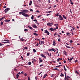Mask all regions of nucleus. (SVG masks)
I'll use <instances>...</instances> for the list:
<instances>
[{
	"mask_svg": "<svg viewBox=\"0 0 80 80\" xmlns=\"http://www.w3.org/2000/svg\"><path fill=\"white\" fill-rule=\"evenodd\" d=\"M55 50V49L53 48H52L51 49H49V51H54V50Z\"/></svg>",
	"mask_w": 80,
	"mask_h": 80,
	"instance_id": "obj_10",
	"label": "nucleus"
},
{
	"mask_svg": "<svg viewBox=\"0 0 80 80\" xmlns=\"http://www.w3.org/2000/svg\"><path fill=\"white\" fill-rule=\"evenodd\" d=\"M59 15V13H58L55 14V16H57V17H58V16H59V15Z\"/></svg>",
	"mask_w": 80,
	"mask_h": 80,
	"instance_id": "obj_21",
	"label": "nucleus"
},
{
	"mask_svg": "<svg viewBox=\"0 0 80 80\" xmlns=\"http://www.w3.org/2000/svg\"><path fill=\"white\" fill-rule=\"evenodd\" d=\"M28 80H30V78H29V77H28Z\"/></svg>",
	"mask_w": 80,
	"mask_h": 80,
	"instance_id": "obj_61",
	"label": "nucleus"
},
{
	"mask_svg": "<svg viewBox=\"0 0 80 80\" xmlns=\"http://www.w3.org/2000/svg\"><path fill=\"white\" fill-rule=\"evenodd\" d=\"M53 22H48L47 24V25L48 26H50V27H52L53 25Z\"/></svg>",
	"mask_w": 80,
	"mask_h": 80,
	"instance_id": "obj_2",
	"label": "nucleus"
},
{
	"mask_svg": "<svg viewBox=\"0 0 80 80\" xmlns=\"http://www.w3.org/2000/svg\"><path fill=\"white\" fill-rule=\"evenodd\" d=\"M63 17L64 18V19H67V17H66L65 15H63Z\"/></svg>",
	"mask_w": 80,
	"mask_h": 80,
	"instance_id": "obj_15",
	"label": "nucleus"
},
{
	"mask_svg": "<svg viewBox=\"0 0 80 80\" xmlns=\"http://www.w3.org/2000/svg\"><path fill=\"white\" fill-rule=\"evenodd\" d=\"M33 20V21H34V22H37V20L36 19H35V20L34 19Z\"/></svg>",
	"mask_w": 80,
	"mask_h": 80,
	"instance_id": "obj_50",
	"label": "nucleus"
},
{
	"mask_svg": "<svg viewBox=\"0 0 80 80\" xmlns=\"http://www.w3.org/2000/svg\"><path fill=\"white\" fill-rule=\"evenodd\" d=\"M35 79L37 80V76L35 77Z\"/></svg>",
	"mask_w": 80,
	"mask_h": 80,
	"instance_id": "obj_63",
	"label": "nucleus"
},
{
	"mask_svg": "<svg viewBox=\"0 0 80 80\" xmlns=\"http://www.w3.org/2000/svg\"><path fill=\"white\" fill-rule=\"evenodd\" d=\"M69 42L70 43H72V42H73V41H72V40H70V41H69Z\"/></svg>",
	"mask_w": 80,
	"mask_h": 80,
	"instance_id": "obj_42",
	"label": "nucleus"
},
{
	"mask_svg": "<svg viewBox=\"0 0 80 80\" xmlns=\"http://www.w3.org/2000/svg\"><path fill=\"white\" fill-rule=\"evenodd\" d=\"M67 36H70V33L69 32L66 33Z\"/></svg>",
	"mask_w": 80,
	"mask_h": 80,
	"instance_id": "obj_28",
	"label": "nucleus"
},
{
	"mask_svg": "<svg viewBox=\"0 0 80 80\" xmlns=\"http://www.w3.org/2000/svg\"><path fill=\"white\" fill-rule=\"evenodd\" d=\"M28 28H30V29H31V30H32V29H33L32 27L30 26H28Z\"/></svg>",
	"mask_w": 80,
	"mask_h": 80,
	"instance_id": "obj_14",
	"label": "nucleus"
},
{
	"mask_svg": "<svg viewBox=\"0 0 80 80\" xmlns=\"http://www.w3.org/2000/svg\"><path fill=\"white\" fill-rule=\"evenodd\" d=\"M41 43H40V45H42V44H44V42L42 41H41Z\"/></svg>",
	"mask_w": 80,
	"mask_h": 80,
	"instance_id": "obj_18",
	"label": "nucleus"
},
{
	"mask_svg": "<svg viewBox=\"0 0 80 80\" xmlns=\"http://www.w3.org/2000/svg\"><path fill=\"white\" fill-rule=\"evenodd\" d=\"M52 8V7L50 6L48 7V9H50V8Z\"/></svg>",
	"mask_w": 80,
	"mask_h": 80,
	"instance_id": "obj_54",
	"label": "nucleus"
},
{
	"mask_svg": "<svg viewBox=\"0 0 80 80\" xmlns=\"http://www.w3.org/2000/svg\"><path fill=\"white\" fill-rule=\"evenodd\" d=\"M50 30H51V31H55V29H54V28H50L49 29Z\"/></svg>",
	"mask_w": 80,
	"mask_h": 80,
	"instance_id": "obj_9",
	"label": "nucleus"
},
{
	"mask_svg": "<svg viewBox=\"0 0 80 80\" xmlns=\"http://www.w3.org/2000/svg\"><path fill=\"white\" fill-rule=\"evenodd\" d=\"M24 31H25V32H27V31H28V29H25L24 30Z\"/></svg>",
	"mask_w": 80,
	"mask_h": 80,
	"instance_id": "obj_39",
	"label": "nucleus"
},
{
	"mask_svg": "<svg viewBox=\"0 0 80 80\" xmlns=\"http://www.w3.org/2000/svg\"><path fill=\"white\" fill-rule=\"evenodd\" d=\"M37 13H40V11L38 10H37Z\"/></svg>",
	"mask_w": 80,
	"mask_h": 80,
	"instance_id": "obj_56",
	"label": "nucleus"
},
{
	"mask_svg": "<svg viewBox=\"0 0 80 80\" xmlns=\"http://www.w3.org/2000/svg\"><path fill=\"white\" fill-rule=\"evenodd\" d=\"M61 40L60 39V38H59V39H58V42H60Z\"/></svg>",
	"mask_w": 80,
	"mask_h": 80,
	"instance_id": "obj_43",
	"label": "nucleus"
},
{
	"mask_svg": "<svg viewBox=\"0 0 80 80\" xmlns=\"http://www.w3.org/2000/svg\"><path fill=\"white\" fill-rule=\"evenodd\" d=\"M45 33H47V35H49V34H50V33L48 32V31H47V30H46L44 31Z\"/></svg>",
	"mask_w": 80,
	"mask_h": 80,
	"instance_id": "obj_4",
	"label": "nucleus"
},
{
	"mask_svg": "<svg viewBox=\"0 0 80 80\" xmlns=\"http://www.w3.org/2000/svg\"><path fill=\"white\" fill-rule=\"evenodd\" d=\"M32 60H33L34 62H36V60L33 58L32 59Z\"/></svg>",
	"mask_w": 80,
	"mask_h": 80,
	"instance_id": "obj_49",
	"label": "nucleus"
},
{
	"mask_svg": "<svg viewBox=\"0 0 80 80\" xmlns=\"http://www.w3.org/2000/svg\"><path fill=\"white\" fill-rule=\"evenodd\" d=\"M19 14H22V15L24 16V17H28V15L25 14V13L23 12H19Z\"/></svg>",
	"mask_w": 80,
	"mask_h": 80,
	"instance_id": "obj_1",
	"label": "nucleus"
},
{
	"mask_svg": "<svg viewBox=\"0 0 80 80\" xmlns=\"http://www.w3.org/2000/svg\"><path fill=\"white\" fill-rule=\"evenodd\" d=\"M56 44V43H55V41L54 40L53 41V45L54 46H55Z\"/></svg>",
	"mask_w": 80,
	"mask_h": 80,
	"instance_id": "obj_12",
	"label": "nucleus"
},
{
	"mask_svg": "<svg viewBox=\"0 0 80 80\" xmlns=\"http://www.w3.org/2000/svg\"><path fill=\"white\" fill-rule=\"evenodd\" d=\"M63 62L64 63H66V61H65V60Z\"/></svg>",
	"mask_w": 80,
	"mask_h": 80,
	"instance_id": "obj_58",
	"label": "nucleus"
},
{
	"mask_svg": "<svg viewBox=\"0 0 80 80\" xmlns=\"http://www.w3.org/2000/svg\"><path fill=\"white\" fill-rule=\"evenodd\" d=\"M32 26V27H33V28H38V27H37L35 24H33Z\"/></svg>",
	"mask_w": 80,
	"mask_h": 80,
	"instance_id": "obj_7",
	"label": "nucleus"
},
{
	"mask_svg": "<svg viewBox=\"0 0 80 80\" xmlns=\"http://www.w3.org/2000/svg\"><path fill=\"white\" fill-rule=\"evenodd\" d=\"M66 78L67 79H68V78H70V77H69L68 76H66Z\"/></svg>",
	"mask_w": 80,
	"mask_h": 80,
	"instance_id": "obj_36",
	"label": "nucleus"
},
{
	"mask_svg": "<svg viewBox=\"0 0 80 80\" xmlns=\"http://www.w3.org/2000/svg\"><path fill=\"white\" fill-rule=\"evenodd\" d=\"M64 76V75H63V74H62V73H61V74L60 75V76L61 77H63Z\"/></svg>",
	"mask_w": 80,
	"mask_h": 80,
	"instance_id": "obj_24",
	"label": "nucleus"
},
{
	"mask_svg": "<svg viewBox=\"0 0 80 80\" xmlns=\"http://www.w3.org/2000/svg\"><path fill=\"white\" fill-rule=\"evenodd\" d=\"M66 47L67 48H70V47L69 46H66Z\"/></svg>",
	"mask_w": 80,
	"mask_h": 80,
	"instance_id": "obj_41",
	"label": "nucleus"
},
{
	"mask_svg": "<svg viewBox=\"0 0 80 80\" xmlns=\"http://www.w3.org/2000/svg\"><path fill=\"white\" fill-rule=\"evenodd\" d=\"M73 57H72L70 59V61H71V60H72V59H73Z\"/></svg>",
	"mask_w": 80,
	"mask_h": 80,
	"instance_id": "obj_38",
	"label": "nucleus"
},
{
	"mask_svg": "<svg viewBox=\"0 0 80 80\" xmlns=\"http://www.w3.org/2000/svg\"><path fill=\"white\" fill-rule=\"evenodd\" d=\"M72 29L73 30H75V28H73V27H72Z\"/></svg>",
	"mask_w": 80,
	"mask_h": 80,
	"instance_id": "obj_55",
	"label": "nucleus"
},
{
	"mask_svg": "<svg viewBox=\"0 0 80 80\" xmlns=\"http://www.w3.org/2000/svg\"><path fill=\"white\" fill-rule=\"evenodd\" d=\"M29 55H30V53H27V56H29Z\"/></svg>",
	"mask_w": 80,
	"mask_h": 80,
	"instance_id": "obj_53",
	"label": "nucleus"
},
{
	"mask_svg": "<svg viewBox=\"0 0 80 80\" xmlns=\"http://www.w3.org/2000/svg\"><path fill=\"white\" fill-rule=\"evenodd\" d=\"M54 76V74H52V75H51V77H53Z\"/></svg>",
	"mask_w": 80,
	"mask_h": 80,
	"instance_id": "obj_45",
	"label": "nucleus"
},
{
	"mask_svg": "<svg viewBox=\"0 0 80 80\" xmlns=\"http://www.w3.org/2000/svg\"><path fill=\"white\" fill-rule=\"evenodd\" d=\"M71 4H72V5H73V2H71Z\"/></svg>",
	"mask_w": 80,
	"mask_h": 80,
	"instance_id": "obj_59",
	"label": "nucleus"
},
{
	"mask_svg": "<svg viewBox=\"0 0 80 80\" xmlns=\"http://www.w3.org/2000/svg\"><path fill=\"white\" fill-rule=\"evenodd\" d=\"M44 53H45L46 54H47L49 56H50V54L49 53H48V52H44Z\"/></svg>",
	"mask_w": 80,
	"mask_h": 80,
	"instance_id": "obj_17",
	"label": "nucleus"
},
{
	"mask_svg": "<svg viewBox=\"0 0 80 80\" xmlns=\"http://www.w3.org/2000/svg\"><path fill=\"white\" fill-rule=\"evenodd\" d=\"M19 75H18V74H17L16 78H18V77H19Z\"/></svg>",
	"mask_w": 80,
	"mask_h": 80,
	"instance_id": "obj_35",
	"label": "nucleus"
},
{
	"mask_svg": "<svg viewBox=\"0 0 80 80\" xmlns=\"http://www.w3.org/2000/svg\"><path fill=\"white\" fill-rule=\"evenodd\" d=\"M33 51L34 52V53H35V52H37V50H36L35 49H33Z\"/></svg>",
	"mask_w": 80,
	"mask_h": 80,
	"instance_id": "obj_27",
	"label": "nucleus"
},
{
	"mask_svg": "<svg viewBox=\"0 0 80 80\" xmlns=\"http://www.w3.org/2000/svg\"><path fill=\"white\" fill-rule=\"evenodd\" d=\"M1 25H3V22H2V21L1 22Z\"/></svg>",
	"mask_w": 80,
	"mask_h": 80,
	"instance_id": "obj_47",
	"label": "nucleus"
},
{
	"mask_svg": "<svg viewBox=\"0 0 80 80\" xmlns=\"http://www.w3.org/2000/svg\"><path fill=\"white\" fill-rule=\"evenodd\" d=\"M3 17L0 18V21H1V20H3Z\"/></svg>",
	"mask_w": 80,
	"mask_h": 80,
	"instance_id": "obj_40",
	"label": "nucleus"
},
{
	"mask_svg": "<svg viewBox=\"0 0 80 80\" xmlns=\"http://www.w3.org/2000/svg\"><path fill=\"white\" fill-rule=\"evenodd\" d=\"M2 43H10V42H2Z\"/></svg>",
	"mask_w": 80,
	"mask_h": 80,
	"instance_id": "obj_19",
	"label": "nucleus"
},
{
	"mask_svg": "<svg viewBox=\"0 0 80 80\" xmlns=\"http://www.w3.org/2000/svg\"><path fill=\"white\" fill-rule=\"evenodd\" d=\"M63 67H64V69L65 71L66 72L67 71V69H66V68H65V66H64Z\"/></svg>",
	"mask_w": 80,
	"mask_h": 80,
	"instance_id": "obj_23",
	"label": "nucleus"
},
{
	"mask_svg": "<svg viewBox=\"0 0 80 80\" xmlns=\"http://www.w3.org/2000/svg\"><path fill=\"white\" fill-rule=\"evenodd\" d=\"M40 55L42 57H43V58H46V56H45L43 55V54L42 53H41Z\"/></svg>",
	"mask_w": 80,
	"mask_h": 80,
	"instance_id": "obj_8",
	"label": "nucleus"
},
{
	"mask_svg": "<svg viewBox=\"0 0 80 80\" xmlns=\"http://www.w3.org/2000/svg\"><path fill=\"white\" fill-rule=\"evenodd\" d=\"M39 45V44L38 43H37V44H36V46H38Z\"/></svg>",
	"mask_w": 80,
	"mask_h": 80,
	"instance_id": "obj_62",
	"label": "nucleus"
},
{
	"mask_svg": "<svg viewBox=\"0 0 80 80\" xmlns=\"http://www.w3.org/2000/svg\"><path fill=\"white\" fill-rule=\"evenodd\" d=\"M4 41L5 42H10V41L8 40H5Z\"/></svg>",
	"mask_w": 80,
	"mask_h": 80,
	"instance_id": "obj_29",
	"label": "nucleus"
},
{
	"mask_svg": "<svg viewBox=\"0 0 80 80\" xmlns=\"http://www.w3.org/2000/svg\"><path fill=\"white\" fill-rule=\"evenodd\" d=\"M39 59L40 61H39L40 63H41V62L43 61V60H42V59L40 58H39Z\"/></svg>",
	"mask_w": 80,
	"mask_h": 80,
	"instance_id": "obj_11",
	"label": "nucleus"
},
{
	"mask_svg": "<svg viewBox=\"0 0 80 80\" xmlns=\"http://www.w3.org/2000/svg\"><path fill=\"white\" fill-rule=\"evenodd\" d=\"M59 20H62L63 19V18L62 17V15H59Z\"/></svg>",
	"mask_w": 80,
	"mask_h": 80,
	"instance_id": "obj_5",
	"label": "nucleus"
},
{
	"mask_svg": "<svg viewBox=\"0 0 80 80\" xmlns=\"http://www.w3.org/2000/svg\"><path fill=\"white\" fill-rule=\"evenodd\" d=\"M28 65H31V64H32V62H29L28 63Z\"/></svg>",
	"mask_w": 80,
	"mask_h": 80,
	"instance_id": "obj_37",
	"label": "nucleus"
},
{
	"mask_svg": "<svg viewBox=\"0 0 80 80\" xmlns=\"http://www.w3.org/2000/svg\"><path fill=\"white\" fill-rule=\"evenodd\" d=\"M54 26H56V27L58 26V24H54Z\"/></svg>",
	"mask_w": 80,
	"mask_h": 80,
	"instance_id": "obj_31",
	"label": "nucleus"
},
{
	"mask_svg": "<svg viewBox=\"0 0 80 80\" xmlns=\"http://www.w3.org/2000/svg\"><path fill=\"white\" fill-rule=\"evenodd\" d=\"M53 70H58L59 71V69L57 68H55L53 69Z\"/></svg>",
	"mask_w": 80,
	"mask_h": 80,
	"instance_id": "obj_26",
	"label": "nucleus"
},
{
	"mask_svg": "<svg viewBox=\"0 0 80 80\" xmlns=\"http://www.w3.org/2000/svg\"><path fill=\"white\" fill-rule=\"evenodd\" d=\"M10 9L9 8H8L4 10V12L5 13H7L8 12V11Z\"/></svg>",
	"mask_w": 80,
	"mask_h": 80,
	"instance_id": "obj_6",
	"label": "nucleus"
},
{
	"mask_svg": "<svg viewBox=\"0 0 80 80\" xmlns=\"http://www.w3.org/2000/svg\"><path fill=\"white\" fill-rule=\"evenodd\" d=\"M24 75H25V76H27V74L25 73L24 74Z\"/></svg>",
	"mask_w": 80,
	"mask_h": 80,
	"instance_id": "obj_51",
	"label": "nucleus"
},
{
	"mask_svg": "<svg viewBox=\"0 0 80 80\" xmlns=\"http://www.w3.org/2000/svg\"><path fill=\"white\" fill-rule=\"evenodd\" d=\"M67 78H66V73H65V78L64 79L65 80H67Z\"/></svg>",
	"mask_w": 80,
	"mask_h": 80,
	"instance_id": "obj_20",
	"label": "nucleus"
},
{
	"mask_svg": "<svg viewBox=\"0 0 80 80\" xmlns=\"http://www.w3.org/2000/svg\"><path fill=\"white\" fill-rule=\"evenodd\" d=\"M57 35V34L56 33H55V34H54V36H55V35Z\"/></svg>",
	"mask_w": 80,
	"mask_h": 80,
	"instance_id": "obj_64",
	"label": "nucleus"
},
{
	"mask_svg": "<svg viewBox=\"0 0 80 80\" xmlns=\"http://www.w3.org/2000/svg\"><path fill=\"white\" fill-rule=\"evenodd\" d=\"M2 45H3V44L0 43V46H2Z\"/></svg>",
	"mask_w": 80,
	"mask_h": 80,
	"instance_id": "obj_52",
	"label": "nucleus"
},
{
	"mask_svg": "<svg viewBox=\"0 0 80 80\" xmlns=\"http://www.w3.org/2000/svg\"><path fill=\"white\" fill-rule=\"evenodd\" d=\"M33 35H36V36H37L38 35V34H37V33L35 32L33 33Z\"/></svg>",
	"mask_w": 80,
	"mask_h": 80,
	"instance_id": "obj_25",
	"label": "nucleus"
},
{
	"mask_svg": "<svg viewBox=\"0 0 80 80\" xmlns=\"http://www.w3.org/2000/svg\"><path fill=\"white\" fill-rule=\"evenodd\" d=\"M47 74H45L43 78H45L47 77Z\"/></svg>",
	"mask_w": 80,
	"mask_h": 80,
	"instance_id": "obj_16",
	"label": "nucleus"
},
{
	"mask_svg": "<svg viewBox=\"0 0 80 80\" xmlns=\"http://www.w3.org/2000/svg\"><path fill=\"white\" fill-rule=\"evenodd\" d=\"M21 11L23 12V13H27L28 12V11L27 9L21 10Z\"/></svg>",
	"mask_w": 80,
	"mask_h": 80,
	"instance_id": "obj_3",
	"label": "nucleus"
},
{
	"mask_svg": "<svg viewBox=\"0 0 80 80\" xmlns=\"http://www.w3.org/2000/svg\"><path fill=\"white\" fill-rule=\"evenodd\" d=\"M51 12H52V11H48V12H47L46 13H51Z\"/></svg>",
	"mask_w": 80,
	"mask_h": 80,
	"instance_id": "obj_32",
	"label": "nucleus"
},
{
	"mask_svg": "<svg viewBox=\"0 0 80 80\" xmlns=\"http://www.w3.org/2000/svg\"><path fill=\"white\" fill-rule=\"evenodd\" d=\"M75 73H77V74H78L79 73H78V72H77V71H76Z\"/></svg>",
	"mask_w": 80,
	"mask_h": 80,
	"instance_id": "obj_48",
	"label": "nucleus"
},
{
	"mask_svg": "<svg viewBox=\"0 0 80 80\" xmlns=\"http://www.w3.org/2000/svg\"><path fill=\"white\" fill-rule=\"evenodd\" d=\"M21 73H22V74H24V72H23V71H22L21 72Z\"/></svg>",
	"mask_w": 80,
	"mask_h": 80,
	"instance_id": "obj_60",
	"label": "nucleus"
},
{
	"mask_svg": "<svg viewBox=\"0 0 80 80\" xmlns=\"http://www.w3.org/2000/svg\"><path fill=\"white\" fill-rule=\"evenodd\" d=\"M33 18H34V16L32 15L31 17V19H32V20H33Z\"/></svg>",
	"mask_w": 80,
	"mask_h": 80,
	"instance_id": "obj_33",
	"label": "nucleus"
},
{
	"mask_svg": "<svg viewBox=\"0 0 80 80\" xmlns=\"http://www.w3.org/2000/svg\"><path fill=\"white\" fill-rule=\"evenodd\" d=\"M58 26H56V28H54V29H55V30H56L58 29Z\"/></svg>",
	"mask_w": 80,
	"mask_h": 80,
	"instance_id": "obj_30",
	"label": "nucleus"
},
{
	"mask_svg": "<svg viewBox=\"0 0 80 80\" xmlns=\"http://www.w3.org/2000/svg\"><path fill=\"white\" fill-rule=\"evenodd\" d=\"M60 66H61V65H59V66H56V67H55V68H57L58 67H60Z\"/></svg>",
	"mask_w": 80,
	"mask_h": 80,
	"instance_id": "obj_34",
	"label": "nucleus"
},
{
	"mask_svg": "<svg viewBox=\"0 0 80 80\" xmlns=\"http://www.w3.org/2000/svg\"><path fill=\"white\" fill-rule=\"evenodd\" d=\"M25 49V50H27V47H25L24 48Z\"/></svg>",
	"mask_w": 80,
	"mask_h": 80,
	"instance_id": "obj_57",
	"label": "nucleus"
},
{
	"mask_svg": "<svg viewBox=\"0 0 80 80\" xmlns=\"http://www.w3.org/2000/svg\"><path fill=\"white\" fill-rule=\"evenodd\" d=\"M10 21V19L8 20H5L4 21L5 22H9Z\"/></svg>",
	"mask_w": 80,
	"mask_h": 80,
	"instance_id": "obj_13",
	"label": "nucleus"
},
{
	"mask_svg": "<svg viewBox=\"0 0 80 80\" xmlns=\"http://www.w3.org/2000/svg\"><path fill=\"white\" fill-rule=\"evenodd\" d=\"M60 58H58V60H57L58 61H57L58 62H59V61H60Z\"/></svg>",
	"mask_w": 80,
	"mask_h": 80,
	"instance_id": "obj_44",
	"label": "nucleus"
},
{
	"mask_svg": "<svg viewBox=\"0 0 80 80\" xmlns=\"http://www.w3.org/2000/svg\"><path fill=\"white\" fill-rule=\"evenodd\" d=\"M30 10L31 11V12H33V9H30Z\"/></svg>",
	"mask_w": 80,
	"mask_h": 80,
	"instance_id": "obj_46",
	"label": "nucleus"
},
{
	"mask_svg": "<svg viewBox=\"0 0 80 80\" xmlns=\"http://www.w3.org/2000/svg\"><path fill=\"white\" fill-rule=\"evenodd\" d=\"M32 2L31 1L30 2H29V5H32Z\"/></svg>",
	"mask_w": 80,
	"mask_h": 80,
	"instance_id": "obj_22",
	"label": "nucleus"
}]
</instances>
